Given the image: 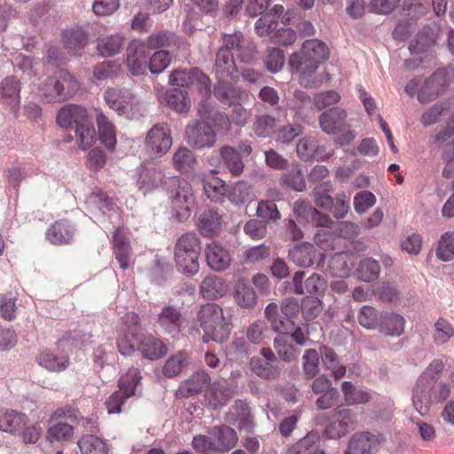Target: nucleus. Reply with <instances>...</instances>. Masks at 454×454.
Listing matches in <instances>:
<instances>
[{
    "instance_id": "f257e3e1",
    "label": "nucleus",
    "mask_w": 454,
    "mask_h": 454,
    "mask_svg": "<svg viewBox=\"0 0 454 454\" xmlns=\"http://www.w3.org/2000/svg\"><path fill=\"white\" fill-rule=\"evenodd\" d=\"M329 50L325 43L317 39L307 40L303 43L300 52L290 56V66L300 73L301 85L313 88L317 85L315 77L319 64L327 59Z\"/></svg>"
},
{
    "instance_id": "f03ea898",
    "label": "nucleus",
    "mask_w": 454,
    "mask_h": 454,
    "mask_svg": "<svg viewBox=\"0 0 454 454\" xmlns=\"http://www.w3.org/2000/svg\"><path fill=\"white\" fill-rule=\"evenodd\" d=\"M200 251V240L195 233L186 232L180 236L174 251V260L178 271L187 276L198 273Z\"/></svg>"
},
{
    "instance_id": "7ed1b4c3",
    "label": "nucleus",
    "mask_w": 454,
    "mask_h": 454,
    "mask_svg": "<svg viewBox=\"0 0 454 454\" xmlns=\"http://www.w3.org/2000/svg\"><path fill=\"white\" fill-rule=\"evenodd\" d=\"M167 191L173 211L179 221L189 218L195 204V195L192 185L178 176H169L165 180Z\"/></svg>"
},
{
    "instance_id": "20e7f679",
    "label": "nucleus",
    "mask_w": 454,
    "mask_h": 454,
    "mask_svg": "<svg viewBox=\"0 0 454 454\" xmlns=\"http://www.w3.org/2000/svg\"><path fill=\"white\" fill-rule=\"evenodd\" d=\"M198 320L204 330L205 341L211 340L223 343L228 340L231 331L223 309L217 304L208 303L202 306L198 313Z\"/></svg>"
},
{
    "instance_id": "39448f33",
    "label": "nucleus",
    "mask_w": 454,
    "mask_h": 454,
    "mask_svg": "<svg viewBox=\"0 0 454 454\" xmlns=\"http://www.w3.org/2000/svg\"><path fill=\"white\" fill-rule=\"evenodd\" d=\"M104 97L110 108L115 110L119 115L131 118L139 110L140 99L129 90L107 88Z\"/></svg>"
},
{
    "instance_id": "423d86ee",
    "label": "nucleus",
    "mask_w": 454,
    "mask_h": 454,
    "mask_svg": "<svg viewBox=\"0 0 454 454\" xmlns=\"http://www.w3.org/2000/svg\"><path fill=\"white\" fill-rule=\"evenodd\" d=\"M172 144L171 131L165 123H157L151 128L145 140L147 152L156 158L165 155Z\"/></svg>"
},
{
    "instance_id": "0eeeda50",
    "label": "nucleus",
    "mask_w": 454,
    "mask_h": 454,
    "mask_svg": "<svg viewBox=\"0 0 454 454\" xmlns=\"http://www.w3.org/2000/svg\"><path fill=\"white\" fill-rule=\"evenodd\" d=\"M187 144L197 150L212 147L216 142V133L205 121L192 120L185 128Z\"/></svg>"
},
{
    "instance_id": "6e6552de",
    "label": "nucleus",
    "mask_w": 454,
    "mask_h": 454,
    "mask_svg": "<svg viewBox=\"0 0 454 454\" xmlns=\"http://www.w3.org/2000/svg\"><path fill=\"white\" fill-rule=\"evenodd\" d=\"M434 384L435 380L427 375H420L412 389V406L422 417L428 414L431 404L434 403L432 394Z\"/></svg>"
},
{
    "instance_id": "1a4fd4ad",
    "label": "nucleus",
    "mask_w": 454,
    "mask_h": 454,
    "mask_svg": "<svg viewBox=\"0 0 454 454\" xmlns=\"http://www.w3.org/2000/svg\"><path fill=\"white\" fill-rule=\"evenodd\" d=\"M333 421L325 430L329 438L342 437L356 427V412L353 409L338 407L333 410Z\"/></svg>"
},
{
    "instance_id": "9d476101",
    "label": "nucleus",
    "mask_w": 454,
    "mask_h": 454,
    "mask_svg": "<svg viewBox=\"0 0 454 454\" xmlns=\"http://www.w3.org/2000/svg\"><path fill=\"white\" fill-rule=\"evenodd\" d=\"M184 322L181 308L166 305L157 315L155 324L162 333L175 338L180 333Z\"/></svg>"
},
{
    "instance_id": "9b49d317",
    "label": "nucleus",
    "mask_w": 454,
    "mask_h": 454,
    "mask_svg": "<svg viewBox=\"0 0 454 454\" xmlns=\"http://www.w3.org/2000/svg\"><path fill=\"white\" fill-rule=\"evenodd\" d=\"M382 436L369 432L354 434L345 454H375L380 448Z\"/></svg>"
},
{
    "instance_id": "f8f14e48",
    "label": "nucleus",
    "mask_w": 454,
    "mask_h": 454,
    "mask_svg": "<svg viewBox=\"0 0 454 454\" xmlns=\"http://www.w3.org/2000/svg\"><path fill=\"white\" fill-rule=\"evenodd\" d=\"M304 271H297L293 276L294 292L296 294H323L326 290V281L318 274H313L304 282Z\"/></svg>"
},
{
    "instance_id": "ddd939ff",
    "label": "nucleus",
    "mask_w": 454,
    "mask_h": 454,
    "mask_svg": "<svg viewBox=\"0 0 454 454\" xmlns=\"http://www.w3.org/2000/svg\"><path fill=\"white\" fill-rule=\"evenodd\" d=\"M445 88V78L442 73L435 72L425 80L419 88L418 99L421 103L434 100Z\"/></svg>"
},
{
    "instance_id": "4468645a",
    "label": "nucleus",
    "mask_w": 454,
    "mask_h": 454,
    "mask_svg": "<svg viewBox=\"0 0 454 454\" xmlns=\"http://www.w3.org/2000/svg\"><path fill=\"white\" fill-rule=\"evenodd\" d=\"M207 263L213 270L222 271L226 270L231 263L229 252L221 245L212 242L205 248Z\"/></svg>"
},
{
    "instance_id": "2eb2a0df",
    "label": "nucleus",
    "mask_w": 454,
    "mask_h": 454,
    "mask_svg": "<svg viewBox=\"0 0 454 454\" xmlns=\"http://www.w3.org/2000/svg\"><path fill=\"white\" fill-rule=\"evenodd\" d=\"M86 121H88L87 110L77 105L63 106L57 115V122L63 128H68L72 125L77 127Z\"/></svg>"
},
{
    "instance_id": "dca6fc26",
    "label": "nucleus",
    "mask_w": 454,
    "mask_h": 454,
    "mask_svg": "<svg viewBox=\"0 0 454 454\" xmlns=\"http://www.w3.org/2000/svg\"><path fill=\"white\" fill-rule=\"evenodd\" d=\"M215 72L220 81L232 78L238 72L232 54L226 48H220L215 55Z\"/></svg>"
},
{
    "instance_id": "f3484780",
    "label": "nucleus",
    "mask_w": 454,
    "mask_h": 454,
    "mask_svg": "<svg viewBox=\"0 0 454 454\" xmlns=\"http://www.w3.org/2000/svg\"><path fill=\"white\" fill-rule=\"evenodd\" d=\"M347 113L344 109L333 107L319 117V125L322 130L327 134H334L345 126Z\"/></svg>"
},
{
    "instance_id": "a211bd4d",
    "label": "nucleus",
    "mask_w": 454,
    "mask_h": 454,
    "mask_svg": "<svg viewBox=\"0 0 454 454\" xmlns=\"http://www.w3.org/2000/svg\"><path fill=\"white\" fill-rule=\"evenodd\" d=\"M294 213L299 220L312 222L322 227H328L333 223L332 219L319 213L316 208L304 201L297 200L294 204Z\"/></svg>"
},
{
    "instance_id": "6ab92c4d",
    "label": "nucleus",
    "mask_w": 454,
    "mask_h": 454,
    "mask_svg": "<svg viewBox=\"0 0 454 454\" xmlns=\"http://www.w3.org/2000/svg\"><path fill=\"white\" fill-rule=\"evenodd\" d=\"M167 178L168 177H164L162 170L158 168H142L137 184L139 189L143 190V192L145 194L160 186L164 187V183Z\"/></svg>"
},
{
    "instance_id": "aec40b11",
    "label": "nucleus",
    "mask_w": 454,
    "mask_h": 454,
    "mask_svg": "<svg viewBox=\"0 0 454 454\" xmlns=\"http://www.w3.org/2000/svg\"><path fill=\"white\" fill-rule=\"evenodd\" d=\"M289 259L296 266L301 268H309L314 264L316 258V249L309 242H303L294 247L289 251Z\"/></svg>"
},
{
    "instance_id": "412c9836",
    "label": "nucleus",
    "mask_w": 454,
    "mask_h": 454,
    "mask_svg": "<svg viewBox=\"0 0 454 454\" xmlns=\"http://www.w3.org/2000/svg\"><path fill=\"white\" fill-rule=\"evenodd\" d=\"M265 317L271 325V328L280 334L288 335L294 329L293 319L280 315L278 306L275 303H270L265 309Z\"/></svg>"
},
{
    "instance_id": "4be33fe9",
    "label": "nucleus",
    "mask_w": 454,
    "mask_h": 454,
    "mask_svg": "<svg viewBox=\"0 0 454 454\" xmlns=\"http://www.w3.org/2000/svg\"><path fill=\"white\" fill-rule=\"evenodd\" d=\"M208 381L209 375L205 371H199L180 384L177 394L181 397L194 395L207 386Z\"/></svg>"
},
{
    "instance_id": "5701e85b",
    "label": "nucleus",
    "mask_w": 454,
    "mask_h": 454,
    "mask_svg": "<svg viewBox=\"0 0 454 454\" xmlns=\"http://www.w3.org/2000/svg\"><path fill=\"white\" fill-rule=\"evenodd\" d=\"M96 121L101 143L107 148L114 150L116 145V130L114 125L102 111L98 109H96Z\"/></svg>"
},
{
    "instance_id": "b1692460",
    "label": "nucleus",
    "mask_w": 454,
    "mask_h": 454,
    "mask_svg": "<svg viewBox=\"0 0 454 454\" xmlns=\"http://www.w3.org/2000/svg\"><path fill=\"white\" fill-rule=\"evenodd\" d=\"M215 97L223 104L231 106L237 102L243 101L247 98L245 90L239 87H232L220 81L214 88Z\"/></svg>"
},
{
    "instance_id": "393cba45",
    "label": "nucleus",
    "mask_w": 454,
    "mask_h": 454,
    "mask_svg": "<svg viewBox=\"0 0 454 454\" xmlns=\"http://www.w3.org/2000/svg\"><path fill=\"white\" fill-rule=\"evenodd\" d=\"M46 237L51 244H67L74 238V228L66 220L57 221L47 230Z\"/></svg>"
},
{
    "instance_id": "a878e982",
    "label": "nucleus",
    "mask_w": 454,
    "mask_h": 454,
    "mask_svg": "<svg viewBox=\"0 0 454 454\" xmlns=\"http://www.w3.org/2000/svg\"><path fill=\"white\" fill-rule=\"evenodd\" d=\"M379 331L385 335L399 337L404 332L405 319L397 313L381 315Z\"/></svg>"
},
{
    "instance_id": "bb28decb",
    "label": "nucleus",
    "mask_w": 454,
    "mask_h": 454,
    "mask_svg": "<svg viewBox=\"0 0 454 454\" xmlns=\"http://www.w3.org/2000/svg\"><path fill=\"white\" fill-rule=\"evenodd\" d=\"M223 45L221 48L230 50H236L239 58L243 62H249L254 58V50L252 47H244V38L241 32H236L232 35H224Z\"/></svg>"
},
{
    "instance_id": "cd10ccee",
    "label": "nucleus",
    "mask_w": 454,
    "mask_h": 454,
    "mask_svg": "<svg viewBox=\"0 0 454 454\" xmlns=\"http://www.w3.org/2000/svg\"><path fill=\"white\" fill-rule=\"evenodd\" d=\"M138 350L145 358L155 360L167 353L166 346L153 336H142L138 341Z\"/></svg>"
},
{
    "instance_id": "c85d7f7f",
    "label": "nucleus",
    "mask_w": 454,
    "mask_h": 454,
    "mask_svg": "<svg viewBox=\"0 0 454 454\" xmlns=\"http://www.w3.org/2000/svg\"><path fill=\"white\" fill-rule=\"evenodd\" d=\"M318 354L325 368L332 371L336 380L345 376L347 372L346 366L340 364L339 356L333 348L327 346H322L319 348Z\"/></svg>"
},
{
    "instance_id": "c756f323",
    "label": "nucleus",
    "mask_w": 454,
    "mask_h": 454,
    "mask_svg": "<svg viewBox=\"0 0 454 454\" xmlns=\"http://www.w3.org/2000/svg\"><path fill=\"white\" fill-rule=\"evenodd\" d=\"M57 78L59 81V91L60 102L68 100L73 98L80 90L78 81L65 69L57 71Z\"/></svg>"
},
{
    "instance_id": "7c9ffc66",
    "label": "nucleus",
    "mask_w": 454,
    "mask_h": 454,
    "mask_svg": "<svg viewBox=\"0 0 454 454\" xmlns=\"http://www.w3.org/2000/svg\"><path fill=\"white\" fill-rule=\"evenodd\" d=\"M27 421L25 414L15 411H0V430L10 433H20Z\"/></svg>"
},
{
    "instance_id": "2f4dec72",
    "label": "nucleus",
    "mask_w": 454,
    "mask_h": 454,
    "mask_svg": "<svg viewBox=\"0 0 454 454\" xmlns=\"http://www.w3.org/2000/svg\"><path fill=\"white\" fill-rule=\"evenodd\" d=\"M114 248L117 261L121 269L129 267L131 248L122 230L118 229L114 235Z\"/></svg>"
},
{
    "instance_id": "473e14b6",
    "label": "nucleus",
    "mask_w": 454,
    "mask_h": 454,
    "mask_svg": "<svg viewBox=\"0 0 454 454\" xmlns=\"http://www.w3.org/2000/svg\"><path fill=\"white\" fill-rule=\"evenodd\" d=\"M0 103L12 108L20 103V86L13 77H7L0 82Z\"/></svg>"
},
{
    "instance_id": "72a5a7b5",
    "label": "nucleus",
    "mask_w": 454,
    "mask_h": 454,
    "mask_svg": "<svg viewBox=\"0 0 454 454\" xmlns=\"http://www.w3.org/2000/svg\"><path fill=\"white\" fill-rule=\"evenodd\" d=\"M229 200L235 206L248 204L254 200L252 187L245 181H239L228 189Z\"/></svg>"
},
{
    "instance_id": "f704fd0d",
    "label": "nucleus",
    "mask_w": 454,
    "mask_h": 454,
    "mask_svg": "<svg viewBox=\"0 0 454 454\" xmlns=\"http://www.w3.org/2000/svg\"><path fill=\"white\" fill-rule=\"evenodd\" d=\"M165 103L178 113H186L191 108V99L187 91L173 88L168 90L164 96Z\"/></svg>"
},
{
    "instance_id": "c9c22d12",
    "label": "nucleus",
    "mask_w": 454,
    "mask_h": 454,
    "mask_svg": "<svg viewBox=\"0 0 454 454\" xmlns=\"http://www.w3.org/2000/svg\"><path fill=\"white\" fill-rule=\"evenodd\" d=\"M219 451H227L236 444L238 435L232 428L228 426L214 427L210 431Z\"/></svg>"
},
{
    "instance_id": "e433bc0d",
    "label": "nucleus",
    "mask_w": 454,
    "mask_h": 454,
    "mask_svg": "<svg viewBox=\"0 0 454 454\" xmlns=\"http://www.w3.org/2000/svg\"><path fill=\"white\" fill-rule=\"evenodd\" d=\"M174 168L183 173H189L195 168L197 160L193 153L184 146H180L172 157Z\"/></svg>"
},
{
    "instance_id": "4c0bfd02",
    "label": "nucleus",
    "mask_w": 454,
    "mask_h": 454,
    "mask_svg": "<svg viewBox=\"0 0 454 454\" xmlns=\"http://www.w3.org/2000/svg\"><path fill=\"white\" fill-rule=\"evenodd\" d=\"M341 391L344 400L348 405L366 403L372 399L368 391L356 387L351 381H343Z\"/></svg>"
},
{
    "instance_id": "58836bf2",
    "label": "nucleus",
    "mask_w": 454,
    "mask_h": 454,
    "mask_svg": "<svg viewBox=\"0 0 454 454\" xmlns=\"http://www.w3.org/2000/svg\"><path fill=\"white\" fill-rule=\"evenodd\" d=\"M200 292L204 298L216 299L225 294L226 284L220 277L207 276L200 284Z\"/></svg>"
},
{
    "instance_id": "ea45409f",
    "label": "nucleus",
    "mask_w": 454,
    "mask_h": 454,
    "mask_svg": "<svg viewBox=\"0 0 454 454\" xmlns=\"http://www.w3.org/2000/svg\"><path fill=\"white\" fill-rule=\"evenodd\" d=\"M380 272V266L378 261L368 257L359 262L355 270V276L361 281L370 283L379 278Z\"/></svg>"
},
{
    "instance_id": "a19ab883",
    "label": "nucleus",
    "mask_w": 454,
    "mask_h": 454,
    "mask_svg": "<svg viewBox=\"0 0 454 454\" xmlns=\"http://www.w3.org/2000/svg\"><path fill=\"white\" fill-rule=\"evenodd\" d=\"M123 44V37L120 34L101 35L98 39L97 50L101 56L109 57L118 54Z\"/></svg>"
},
{
    "instance_id": "79ce46f5",
    "label": "nucleus",
    "mask_w": 454,
    "mask_h": 454,
    "mask_svg": "<svg viewBox=\"0 0 454 454\" xmlns=\"http://www.w3.org/2000/svg\"><path fill=\"white\" fill-rule=\"evenodd\" d=\"M209 403L214 407L224 405L231 397V391L227 388L225 380L214 382L207 392Z\"/></svg>"
},
{
    "instance_id": "37998d69",
    "label": "nucleus",
    "mask_w": 454,
    "mask_h": 454,
    "mask_svg": "<svg viewBox=\"0 0 454 454\" xmlns=\"http://www.w3.org/2000/svg\"><path fill=\"white\" fill-rule=\"evenodd\" d=\"M437 38V33L434 28L427 27L417 35L410 46V51L413 54L426 52L429 48L434 45Z\"/></svg>"
},
{
    "instance_id": "c03bdc74",
    "label": "nucleus",
    "mask_w": 454,
    "mask_h": 454,
    "mask_svg": "<svg viewBox=\"0 0 454 454\" xmlns=\"http://www.w3.org/2000/svg\"><path fill=\"white\" fill-rule=\"evenodd\" d=\"M280 184L286 185L294 191L301 192L306 184L301 168L298 164L292 165L291 168L285 172L280 179Z\"/></svg>"
},
{
    "instance_id": "a18cd8bd",
    "label": "nucleus",
    "mask_w": 454,
    "mask_h": 454,
    "mask_svg": "<svg viewBox=\"0 0 454 454\" xmlns=\"http://www.w3.org/2000/svg\"><path fill=\"white\" fill-rule=\"evenodd\" d=\"M221 159L224 166L235 176H239L244 169V164L238 152L231 146H223L220 150Z\"/></svg>"
},
{
    "instance_id": "49530a36",
    "label": "nucleus",
    "mask_w": 454,
    "mask_h": 454,
    "mask_svg": "<svg viewBox=\"0 0 454 454\" xmlns=\"http://www.w3.org/2000/svg\"><path fill=\"white\" fill-rule=\"evenodd\" d=\"M76 144L78 147L85 151L96 142V130L88 121L75 127Z\"/></svg>"
},
{
    "instance_id": "de8ad7c7",
    "label": "nucleus",
    "mask_w": 454,
    "mask_h": 454,
    "mask_svg": "<svg viewBox=\"0 0 454 454\" xmlns=\"http://www.w3.org/2000/svg\"><path fill=\"white\" fill-rule=\"evenodd\" d=\"M141 380L142 376L138 369L130 368L120 378L119 390L125 393L129 397H131L136 395V389L141 383Z\"/></svg>"
},
{
    "instance_id": "09e8293b",
    "label": "nucleus",
    "mask_w": 454,
    "mask_h": 454,
    "mask_svg": "<svg viewBox=\"0 0 454 454\" xmlns=\"http://www.w3.org/2000/svg\"><path fill=\"white\" fill-rule=\"evenodd\" d=\"M221 225L219 215L213 210H208L200 215L198 228L204 236H213Z\"/></svg>"
},
{
    "instance_id": "8fccbe9b",
    "label": "nucleus",
    "mask_w": 454,
    "mask_h": 454,
    "mask_svg": "<svg viewBox=\"0 0 454 454\" xmlns=\"http://www.w3.org/2000/svg\"><path fill=\"white\" fill-rule=\"evenodd\" d=\"M250 368L257 376L266 380H274L280 373L278 366L270 362H265L259 357L251 358Z\"/></svg>"
},
{
    "instance_id": "3c124183",
    "label": "nucleus",
    "mask_w": 454,
    "mask_h": 454,
    "mask_svg": "<svg viewBox=\"0 0 454 454\" xmlns=\"http://www.w3.org/2000/svg\"><path fill=\"white\" fill-rule=\"evenodd\" d=\"M57 71L39 87V95L47 103H60Z\"/></svg>"
},
{
    "instance_id": "603ef678",
    "label": "nucleus",
    "mask_w": 454,
    "mask_h": 454,
    "mask_svg": "<svg viewBox=\"0 0 454 454\" xmlns=\"http://www.w3.org/2000/svg\"><path fill=\"white\" fill-rule=\"evenodd\" d=\"M351 258L347 253L335 254L329 262V270L334 276L344 278L349 276Z\"/></svg>"
},
{
    "instance_id": "864d4df0",
    "label": "nucleus",
    "mask_w": 454,
    "mask_h": 454,
    "mask_svg": "<svg viewBox=\"0 0 454 454\" xmlns=\"http://www.w3.org/2000/svg\"><path fill=\"white\" fill-rule=\"evenodd\" d=\"M274 348L278 356L285 362H291L297 356V349L291 341V337L279 334L274 340Z\"/></svg>"
},
{
    "instance_id": "5fc2aeb1",
    "label": "nucleus",
    "mask_w": 454,
    "mask_h": 454,
    "mask_svg": "<svg viewBox=\"0 0 454 454\" xmlns=\"http://www.w3.org/2000/svg\"><path fill=\"white\" fill-rule=\"evenodd\" d=\"M37 362L41 366L51 372L63 371L69 364V359L67 356H59L47 351L42 352L38 356Z\"/></svg>"
},
{
    "instance_id": "6e6d98bb",
    "label": "nucleus",
    "mask_w": 454,
    "mask_h": 454,
    "mask_svg": "<svg viewBox=\"0 0 454 454\" xmlns=\"http://www.w3.org/2000/svg\"><path fill=\"white\" fill-rule=\"evenodd\" d=\"M287 454H325L317 446V437L315 434H308L293 445Z\"/></svg>"
},
{
    "instance_id": "4d7b16f0",
    "label": "nucleus",
    "mask_w": 454,
    "mask_h": 454,
    "mask_svg": "<svg viewBox=\"0 0 454 454\" xmlns=\"http://www.w3.org/2000/svg\"><path fill=\"white\" fill-rule=\"evenodd\" d=\"M454 336V327L442 317H439L434 324L433 340L437 346L447 343Z\"/></svg>"
},
{
    "instance_id": "13d9d810",
    "label": "nucleus",
    "mask_w": 454,
    "mask_h": 454,
    "mask_svg": "<svg viewBox=\"0 0 454 454\" xmlns=\"http://www.w3.org/2000/svg\"><path fill=\"white\" fill-rule=\"evenodd\" d=\"M82 454H107L105 442L94 434H87L78 442Z\"/></svg>"
},
{
    "instance_id": "bf43d9fd",
    "label": "nucleus",
    "mask_w": 454,
    "mask_h": 454,
    "mask_svg": "<svg viewBox=\"0 0 454 454\" xmlns=\"http://www.w3.org/2000/svg\"><path fill=\"white\" fill-rule=\"evenodd\" d=\"M64 45L71 54H77L86 44V36L82 30H67L63 34Z\"/></svg>"
},
{
    "instance_id": "052dcab7",
    "label": "nucleus",
    "mask_w": 454,
    "mask_h": 454,
    "mask_svg": "<svg viewBox=\"0 0 454 454\" xmlns=\"http://www.w3.org/2000/svg\"><path fill=\"white\" fill-rule=\"evenodd\" d=\"M381 315L375 308L366 305L361 308L357 318L363 327L369 330H379Z\"/></svg>"
},
{
    "instance_id": "680f3d73",
    "label": "nucleus",
    "mask_w": 454,
    "mask_h": 454,
    "mask_svg": "<svg viewBox=\"0 0 454 454\" xmlns=\"http://www.w3.org/2000/svg\"><path fill=\"white\" fill-rule=\"evenodd\" d=\"M319 354L314 348L307 349L302 356V371L306 378L313 379L319 373Z\"/></svg>"
},
{
    "instance_id": "e2e57ef3",
    "label": "nucleus",
    "mask_w": 454,
    "mask_h": 454,
    "mask_svg": "<svg viewBox=\"0 0 454 454\" xmlns=\"http://www.w3.org/2000/svg\"><path fill=\"white\" fill-rule=\"evenodd\" d=\"M331 190V182H324L314 188V200L318 207L325 210H327L328 208H332L333 199L330 195Z\"/></svg>"
},
{
    "instance_id": "0e129e2a",
    "label": "nucleus",
    "mask_w": 454,
    "mask_h": 454,
    "mask_svg": "<svg viewBox=\"0 0 454 454\" xmlns=\"http://www.w3.org/2000/svg\"><path fill=\"white\" fill-rule=\"evenodd\" d=\"M187 364V356L184 352H179L171 356L165 363L162 372L168 378H172L179 374Z\"/></svg>"
},
{
    "instance_id": "69168bd1",
    "label": "nucleus",
    "mask_w": 454,
    "mask_h": 454,
    "mask_svg": "<svg viewBox=\"0 0 454 454\" xmlns=\"http://www.w3.org/2000/svg\"><path fill=\"white\" fill-rule=\"evenodd\" d=\"M236 303L246 309L253 308L257 301L256 294L253 287L244 284H239L234 293Z\"/></svg>"
},
{
    "instance_id": "338daca9",
    "label": "nucleus",
    "mask_w": 454,
    "mask_h": 454,
    "mask_svg": "<svg viewBox=\"0 0 454 454\" xmlns=\"http://www.w3.org/2000/svg\"><path fill=\"white\" fill-rule=\"evenodd\" d=\"M197 75H200V71L197 67L189 70H175L169 75V80L173 85L186 87L195 83Z\"/></svg>"
},
{
    "instance_id": "774afa93",
    "label": "nucleus",
    "mask_w": 454,
    "mask_h": 454,
    "mask_svg": "<svg viewBox=\"0 0 454 454\" xmlns=\"http://www.w3.org/2000/svg\"><path fill=\"white\" fill-rule=\"evenodd\" d=\"M264 64L269 72L273 74L279 72L285 64L284 51L274 47L267 49Z\"/></svg>"
}]
</instances>
